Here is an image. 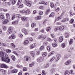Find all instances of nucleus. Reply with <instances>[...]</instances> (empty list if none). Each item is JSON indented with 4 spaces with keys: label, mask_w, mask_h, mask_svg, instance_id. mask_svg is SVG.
Segmentation results:
<instances>
[{
    "label": "nucleus",
    "mask_w": 75,
    "mask_h": 75,
    "mask_svg": "<svg viewBox=\"0 0 75 75\" xmlns=\"http://www.w3.org/2000/svg\"><path fill=\"white\" fill-rule=\"evenodd\" d=\"M7 57V54L5 53L4 52H0V57H1L2 60L8 64L10 62V58Z\"/></svg>",
    "instance_id": "1"
},
{
    "label": "nucleus",
    "mask_w": 75,
    "mask_h": 75,
    "mask_svg": "<svg viewBox=\"0 0 75 75\" xmlns=\"http://www.w3.org/2000/svg\"><path fill=\"white\" fill-rule=\"evenodd\" d=\"M25 3L26 6L29 7L31 6V2L28 1V0H25Z\"/></svg>",
    "instance_id": "2"
},
{
    "label": "nucleus",
    "mask_w": 75,
    "mask_h": 75,
    "mask_svg": "<svg viewBox=\"0 0 75 75\" xmlns=\"http://www.w3.org/2000/svg\"><path fill=\"white\" fill-rule=\"evenodd\" d=\"M12 31H13V28L12 27L9 28L6 32L7 34L9 35V34H11L12 33Z\"/></svg>",
    "instance_id": "3"
},
{
    "label": "nucleus",
    "mask_w": 75,
    "mask_h": 75,
    "mask_svg": "<svg viewBox=\"0 0 75 75\" xmlns=\"http://www.w3.org/2000/svg\"><path fill=\"white\" fill-rule=\"evenodd\" d=\"M54 42L52 44V45L54 47H56L57 46V45L56 43L57 42V40L56 39H55L54 40ZM56 42V43H55Z\"/></svg>",
    "instance_id": "4"
},
{
    "label": "nucleus",
    "mask_w": 75,
    "mask_h": 75,
    "mask_svg": "<svg viewBox=\"0 0 75 75\" xmlns=\"http://www.w3.org/2000/svg\"><path fill=\"white\" fill-rule=\"evenodd\" d=\"M64 27L63 26H61L60 27H58V30L59 31H62L64 30Z\"/></svg>",
    "instance_id": "5"
},
{
    "label": "nucleus",
    "mask_w": 75,
    "mask_h": 75,
    "mask_svg": "<svg viewBox=\"0 0 75 75\" xmlns=\"http://www.w3.org/2000/svg\"><path fill=\"white\" fill-rule=\"evenodd\" d=\"M61 58V56L59 54H57L56 55L55 58V60L56 61H58Z\"/></svg>",
    "instance_id": "6"
},
{
    "label": "nucleus",
    "mask_w": 75,
    "mask_h": 75,
    "mask_svg": "<svg viewBox=\"0 0 75 75\" xmlns=\"http://www.w3.org/2000/svg\"><path fill=\"white\" fill-rule=\"evenodd\" d=\"M22 31L23 33L25 35H26V34H28V32H27V30L25 29H23L22 30Z\"/></svg>",
    "instance_id": "7"
},
{
    "label": "nucleus",
    "mask_w": 75,
    "mask_h": 75,
    "mask_svg": "<svg viewBox=\"0 0 75 75\" xmlns=\"http://www.w3.org/2000/svg\"><path fill=\"white\" fill-rule=\"evenodd\" d=\"M36 45H37V44H36L34 43L32 45H30V48H31V49H33V48H34V47H36Z\"/></svg>",
    "instance_id": "8"
},
{
    "label": "nucleus",
    "mask_w": 75,
    "mask_h": 75,
    "mask_svg": "<svg viewBox=\"0 0 75 75\" xmlns=\"http://www.w3.org/2000/svg\"><path fill=\"white\" fill-rule=\"evenodd\" d=\"M68 57H69V56L67 54H64V58H63V59L64 61H65V60L67 59V58H68Z\"/></svg>",
    "instance_id": "9"
},
{
    "label": "nucleus",
    "mask_w": 75,
    "mask_h": 75,
    "mask_svg": "<svg viewBox=\"0 0 75 75\" xmlns=\"http://www.w3.org/2000/svg\"><path fill=\"white\" fill-rule=\"evenodd\" d=\"M1 68H8V66L4 64H1Z\"/></svg>",
    "instance_id": "10"
},
{
    "label": "nucleus",
    "mask_w": 75,
    "mask_h": 75,
    "mask_svg": "<svg viewBox=\"0 0 75 75\" xmlns=\"http://www.w3.org/2000/svg\"><path fill=\"white\" fill-rule=\"evenodd\" d=\"M42 38H44V39H45V38H46V37L43 35H39L38 36V38H39V39Z\"/></svg>",
    "instance_id": "11"
},
{
    "label": "nucleus",
    "mask_w": 75,
    "mask_h": 75,
    "mask_svg": "<svg viewBox=\"0 0 75 75\" xmlns=\"http://www.w3.org/2000/svg\"><path fill=\"white\" fill-rule=\"evenodd\" d=\"M64 39V38L62 36H60L59 37V41L60 42H62L63 41V40Z\"/></svg>",
    "instance_id": "12"
},
{
    "label": "nucleus",
    "mask_w": 75,
    "mask_h": 75,
    "mask_svg": "<svg viewBox=\"0 0 75 75\" xmlns=\"http://www.w3.org/2000/svg\"><path fill=\"white\" fill-rule=\"evenodd\" d=\"M8 22H9V19H5V20L3 22V23L4 24H7V23H8Z\"/></svg>",
    "instance_id": "13"
},
{
    "label": "nucleus",
    "mask_w": 75,
    "mask_h": 75,
    "mask_svg": "<svg viewBox=\"0 0 75 75\" xmlns=\"http://www.w3.org/2000/svg\"><path fill=\"white\" fill-rule=\"evenodd\" d=\"M15 38V36L14 35H12L10 36L9 37V39L10 40H13V39H14Z\"/></svg>",
    "instance_id": "14"
},
{
    "label": "nucleus",
    "mask_w": 75,
    "mask_h": 75,
    "mask_svg": "<svg viewBox=\"0 0 75 75\" xmlns=\"http://www.w3.org/2000/svg\"><path fill=\"white\" fill-rule=\"evenodd\" d=\"M21 20L22 21H27V17H23L21 18Z\"/></svg>",
    "instance_id": "15"
},
{
    "label": "nucleus",
    "mask_w": 75,
    "mask_h": 75,
    "mask_svg": "<svg viewBox=\"0 0 75 75\" xmlns=\"http://www.w3.org/2000/svg\"><path fill=\"white\" fill-rule=\"evenodd\" d=\"M30 53L33 58H34L35 57V54L34 52H31Z\"/></svg>",
    "instance_id": "16"
},
{
    "label": "nucleus",
    "mask_w": 75,
    "mask_h": 75,
    "mask_svg": "<svg viewBox=\"0 0 75 75\" xmlns=\"http://www.w3.org/2000/svg\"><path fill=\"white\" fill-rule=\"evenodd\" d=\"M6 15L7 19H8V20H10V14H9V13H6Z\"/></svg>",
    "instance_id": "17"
},
{
    "label": "nucleus",
    "mask_w": 75,
    "mask_h": 75,
    "mask_svg": "<svg viewBox=\"0 0 75 75\" xmlns=\"http://www.w3.org/2000/svg\"><path fill=\"white\" fill-rule=\"evenodd\" d=\"M71 63V61L69 60L65 63V64L66 65H68Z\"/></svg>",
    "instance_id": "18"
},
{
    "label": "nucleus",
    "mask_w": 75,
    "mask_h": 75,
    "mask_svg": "<svg viewBox=\"0 0 75 75\" xmlns=\"http://www.w3.org/2000/svg\"><path fill=\"white\" fill-rule=\"evenodd\" d=\"M40 4H45V5H47V3L46 2H44V1H42L41 2H40L39 3Z\"/></svg>",
    "instance_id": "19"
},
{
    "label": "nucleus",
    "mask_w": 75,
    "mask_h": 75,
    "mask_svg": "<svg viewBox=\"0 0 75 75\" xmlns=\"http://www.w3.org/2000/svg\"><path fill=\"white\" fill-rule=\"evenodd\" d=\"M0 19L2 20V21H4V19H5V18H4V16H0Z\"/></svg>",
    "instance_id": "20"
},
{
    "label": "nucleus",
    "mask_w": 75,
    "mask_h": 75,
    "mask_svg": "<svg viewBox=\"0 0 75 75\" xmlns=\"http://www.w3.org/2000/svg\"><path fill=\"white\" fill-rule=\"evenodd\" d=\"M18 22L17 21H15L12 22V24H14L15 25H17L18 24Z\"/></svg>",
    "instance_id": "21"
},
{
    "label": "nucleus",
    "mask_w": 75,
    "mask_h": 75,
    "mask_svg": "<svg viewBox=\"0 0 75 75\" xmlns=\"http://www.w3.org/2000/svg\"><path fill=\"white\" fill-rule=\"evenodd\" d=\"M18 71V69H15L14 70H12L11 72L13 73H17V72Z\"/></svg>",
    "instance_id": "22"
},
{
    "label": "nucleus",
    "mask_w": 75,
    "mask_h": 75,
    "mask_svg": "<svg viewBox=\"0 0 75 75\" xmlns=\"http://www.w3.org/2000/svg\"><path fill=\"white\" fill-rule=\"evenodd\" d=\"M55 16V14L54 12H52L50 15L49 16V17H54Z\"/></svg>",
    "instance_id": "23"
},
{
    "label": "nucleus",
    "mask_w": 75,
    "mask_h": 75,
    "mask_svg": "<svg viewBox=\"0 0 75 75\" xmlns=\"http://www.w3.org/2000/svg\"><path fill=\"white\" fill-rule=\"evenodd\" d=\"M42 58L41 57H39L37 59V61L38 62H41L42 61Z\"/></svg>",
    "instance_id": "24"
},
{
    "label": "nucleus",
    "mask_w": 75,
    "mask_h": 75,
    "mask_svg": "<svg viewBox=\"0 0 75 75\" xmlns=\"http://www.w3.org/2000/svg\"><path fill=\"white\" fill-rule=\"evenodd\" d=\"M25 13H26L27 14H29L30 13V10L29 9L25 11Z\"/></svg>",
    "instance_id": "25"
},
{
    "label": "nucleus",
    "mask_w": 75,
    "mask_h": 75,
    "mask_svg": "<svg viewBox=\"0 0 75 75\" xmlns=\"http://www.w3.org/2000/svg\"><path fill=\"white\" fill-rule=\"evenodd\" d=\"M0 71L1 72H2V74H5L6 73V71L4 70L1 69H0Z\"/></svg>",
    "instance_id": "26"
},
{
    "label": "nucleus",
    "mask_w": 75,
    "mask_h": 75,
    "mask_svg": "<svg viewBox=\"0 0 75 75\" xmlns=\"http://www.w3.org/2000/svg\"><path fill=\"white\" fill-rule=\"evenodd\" d=\"M29 42V41H28V40H26L24 41L23 44H24V45H27V44H28Z\"/></svg>",
    "instance_id": "27"
},
{
    "label": "nucleus",
    "mask_w": 75,
    "mask_h": 75,
    "mask_svg": "<svg viewBox=\"0 0 75 75\" xmlns=\"http://www.w3.org/2000/svg\"><path fill=\"white\" fill-rule=\"evenodd\" d=\"M61 47L62 48H65V47H66V45H65V43H62L61 44Z\"/></svg>",
    "instance_id": "28"
},
{
    "label": "nucleus",
    "mask_w": 75,
    "mask_h": 75,
    "mask_svg": "<svg viewBox=\"0 0 75 75\" xmlns=\"http://www.w3.org/2000/svg\"><path fill=\"white\" fill-rule=\"evenodd\" d=\"M70 74V72H69L68 71H66L65 72V73L64 74L65 75H69Z\"/></svg>",
    "instance_id": "29"
},
{
    "label": "nucleus",
    "mask_w": 75,
    "mask_h": 75,
    "mask_svg": "<svg viewBox=\"0 0 75 75\" xmlns=\"http://www.w3.org/2000/svg\"><path fill=\"white\" fill-rule=\"evenodd\" d=\"M55 59V57H53L52 58V59H50V62H52V61H54V60Z\"/></svg>",
    "instance_id": "30"
},
{
    "label": "nucleus",
    "mask_w": 75,
    "mask_h": 75,
    "mask_svg": "<svg viewBox=\"0 0 75 75\" xmlns=\"http://www.w3.org/2000/svg\"><path fill=\"white\" fill-rule=\"evenodd\" d=\"M62 19V18L61 17H57V18L56 19V20H55V21H56L57 20H61Z\"/></svg>",
    "instance_id": "31"
},
{
    "label": "nucleus",
    "mask_w": 75,
    "mask_h": 75,
    "mask_svg": "<svg viewBox=\"0 0 75 75\" xmlns=\"http://www.w3.org/2000/svg\"><path fill=\"white\" fill-rule=\"evenodd\" d=\"M51 30V28L50 27H47L46 29V30L47 32H48L49 31H50Z\"/></svg>",
    "instance_id": "32"
},
{
    "label": "nucleus",
    "mask_w": 75,
    "mask_h": 75,
    "mask_svg": "<svg viewBox=\"0 0 75 75\" xmlns=\"http://www.w3.org/2000/svg\"><path fill=\"white\" fill-rule=\"evenodd\" d=\"M47 50L49 52H50L51 51V47L50 46H47Z\"/></svg>",
    "instance_id": "33"
},
{
    "label": "nucleus",
    "mask_w": 75,
    "mask_h": 75,
    "mask_svg": "<svg viewBox=\"0 0 75 75\" xmlns=\"http://www.w3.org/2000/svg\"><path fill=\"white\" fill-rule=\"evenodd\" d=\"M47 52H44L42 54V56L43 57H45V56H47Z\"/></svg>",
    "instance_id": "34"
},
{
    "label": "nucleus",
    "mask_w": 75,
    "mask_h": 75,
    "mask_svg": "<svg viewBox=\"0 0 75 75\" xmlns=\"http://www.w3.org/2000/svg\"><path fill=\"white\" fill-rule=\"evenodd\" d=\"M22 1V0H18V2L17 4V6H18L19 5V4H20L21 3V1Z\"/></svg>",
    "instance_id": "35"
},
{
    "label": "nucleus",
    "mask_w": 75,
    "mask_h": 75,
    "mask_svg": "<svg viewBox=\"0 0 75 75\" xmlns=\"http://www.w3.org/2000/svg\"><path fill=\"white\" fill-rule=\"evenodd\" d=\"M51 72L52 73H54L55 72V69L52 68L51 69Z\"/></svg>",
    "instance_id": "36"
},
{
    "label": "nucleus",
    "mask_w": 75,
    "mask_h": 75,
    "mask_svg": "<svg viewBox=\"0 0 75 75\" xmlns=\"http://www.w3.org/2000/svg\"><path fill=\"white\" fill-rule=\"evenodd\" d=\"M70 74H71V75H75V73L73 72V70H70Z\"/></svg>",
    "instance_id": "37"
},
{
    "label": "nucleus",
    "mask_w": 75,
    "mask_h": 75,
    "mask_svg": "<svg viewBox=\"0 0 75 75\" xmlns=\"http://www.w3.org/2000/svg\"><path fill=\"white\" fill-rule=\"evenodd\" d=\"M11 58L12 59V60L13 61H15V60H16V57H15V56H14V55L12 56L11 57Z\"/></svg>",
    "instance_id": "38"
},
{
    "label": "nucleus",
    "mask_w": 75,
    "mask_h": 75,
    "mask_svg": "<svg viewBox=\"0 0 75 75\" xmlns=\"http://www.w3.org/2000/svg\"><path fill=\"white\" fill-rule=\"evenodd\" d=\"M35 25H36V24L35 23H33L31 24V27H32V28H34V27H35Z\"/></svg>",
    "instance_id": "39"
},
{
    "label": "nucleus",
    "mask_w": 75,
    "mask_h": 75,
    "mask_svg": "<svg viewBox=\"0 0 75 75\" xmlns=\"http://www.w3.org/2000/svg\"><path fill=\"white\" fill-rule=\"evenodd\" d=\"M18 8H21L23 7V5L22 4H20L18 5Z\"/></svg>",
    "instance_id": "40"
},
{
    "label": "nucleus",
    "mask_w": 75,
    "mask_h": 75,
    "mask_svg": "<svg viewBox=\"0 0 75 75\" xmlns=\"http://www.w3.org/2000/svg\"><path fill=\"white\" fill-rule=\"evenodd\" d=\"M34 65V63L32 62L31 64H30L29 67H33Z\"/></svg>",
    "instance_id": "41"
},
{
    "label": "nucleus",
    "mask_w": 75,
    "mask_h": 75,
    "mask_svg": "<svg viewBox=\"0 0 75 75\" xmlns=\"http://www.w3.org/2000/svg\"><path fill=\"white\" fill-rule=\"evenodd\" d=\"M50 9H47L45 13L46 15L48 14H49V13H50Z\"/></svg>",
    "instance_id": "42"
},
{
    "label": "nucleus",
    "mask_w": 75,
    "mask_h": 75,
    "mask_svg": "<svg viewBox=\"0 0 75 75\" xmlns=\"http://www.w3.org/2000/svg\"><path fill=\"white\" fill-rule=\"evenodd\" d=\"M16 67L17 68H23V66L20 65L19 64H17L16 65Z\"/></svg>",
    "instance_id": "43"
},
{
    "label": "nucleus",
    "mask_w": 75,
    "mask_h": 75,
    "mask_svg": "<svg viewBox=\"0 0 75 75\" xmlns=\"http://www.w3.org/2000/svg\"><path fill=\"white\" fill-rule=\"evenodd\" d=\"M44 48V46H42L40 47V51H42Z\"/></svg>",
    "instance_id": "44"
},
{
    "label": "nucleus",
    "mask_w": 75,
    "mask_h": 75,
    "mask_svg": "<svg viewBox=\"0 0 75 75\" xmlns=\"http://www.w3.org/2000/svg\"><path fill=\"white\" fill-rule=\"evenodd\" d=\"M39 14L40 16H41V15H42L43 14V12L42 11H40L39 12Z\"/></svg>",
    "instance_id": "45"
},
{
    "label": "nucleus",
    "mask_w": 75,
    "mask_h": 75,
    "mask_svg": "<svg viewBox=\"0 0 75 75\" xmlns=\"http://www.w3.org/2000/svg\"><path fill=\"white\" fill-rule=\"evenodd\" d=\"M54 54V51H52L49 54V55H48V57H50V56L51 54L52 55Z\"/></svg>",
    "instance_id": "46"
},
{
    "label": "nucleus",
    "mask_w": 75,
    "mask_h": 75,
    "mask_svg": "<svg viewBox=\"0 0 75 75\" xmlns=\"http://www.w3.org/2000/svg\"><path fill=\"white\" fill-rule=\"evenodd\" d=\"M73 39H71L70 40L69 42V44L70 45L72 44V43L73 42Z\"/></svg>",
    "instance_id": "47"
},
{
    "label": "nucleus",
    "mask_w": 75,
    "mask_h": 75,
    "mask_svg": "<svg viewBox=\"0 0 75 75\" xmlns=\"http://www.w3.org/2000/svg\"><path fill=\"white\" fill-rule=\"evenodd\" d=\"M16 17H18L19 18H20L21 17V16L20 14L16 15Z\"/></svg>",
    "instance_id": "48"
},
{
    "label": "nucleus",
    "mask_w": 75,
    "mask_h": 75,
    "mask_svg": "<svg viewBox=\"0 0 75 75\" xmlns=\"http://www.w3.org/2000/svg\"><path fill=\"white\" fill-rule=\"evenodd\" d=\"M50 6L52 8H54V5L52 3H50Z\"/></svg>",
    "instance_id": "49"
},
{
    "label": "nucleus",
    "mask_w": 75,
    "mask_h": 75,
    "mask_svg": "<svg viewBox=\"0 0 75 75\" xmlns=\"http://www.w3.org/2000/svg\"><path fill=\"white\" fill-rule=\"evenodd\" d=\"M20 13H25V10H21L20 11Z\"/></svg>",
    "instance_id": "50"
},
{
    "label": "nucleus",
    "mask_w": 75,
    "mask_h": 75,
    "mask_svg": "<svg viewBox=\"0 0 75 75\" xmlns=\"http://www.w3.org/2000/svg\"><path fill=\"white\" fill-rule=\"evenodd\" d=\"M13 54H15V55H17V56H18V54L17 53V52H16V51H13Z\"/></svg>",
    "instance_id": "51"
},
{
    "label": "nucleus",
    "mask_w": 75,
    "mask_h": 75,
    "mask_svg": "<svg viewBox=\"0 0 75 75\" xmlns=\"http://www.w3.org/2000/svg\"><path fill=\"white\" fill-rule=\"evenodd\" d=\"M47 41H52V40L50 38H47Z\"/></svg>",
    "instance_id": "52"
},
{
    "label": "nucleus",
    "mask_w": 75,
    "mask_h": 75,
    "mask_svg": "<svg viewBox=\"0 0 75 75\" xmlns=\"http://www.w3.org/2000/svg\"><path fill=\"white\" fill-rule=\"evenodd\" d=\"M40 51H37L36 52V54L37 55H39L40 54Z\"/></svg>",
    "instance_id": "53"
},
{
    "label": "nucleus",
    "mask_w": 75,
    "mask_h": 75,
    "mask_svg": "<svg viewBox=\"0 0 75 75\" xmlns=\"http://www.w3.org/2000/svg\"><path fill=\"white\" fill-rule=\"evenodd\" d=\"M46 74H47V73H45V71H42V75H46Z\"/></svg>",
    "instance_id": "54"
},
{
    "label": "nucleus",
    "mask_w": 75,
    "mask_h": 75,
    "mask_svg": "<svg viewBox=\"0 0 75 75\" xmlns=\"http://www.w3.org/2000/svg\"><path fill=\"white\" fill-rule=\"evenodd\" d=\"M25 61H28V57L27 56H26L25 57Z\"/></svg>",
    "instance_id": "55"
},
{
    "label": "nucleus",
    "mask_w": 75,
    "mask_h": 75,
    "mask_svg": "<svg viewBox=\"0 0 75 75\" xmlns=\"http://www.w3.org/2000/svg\"><path fill=\"white\" fill-rule=\"evenodd\" d=\"M16 1H17V0H13L12 3L14 4H15L16 3Z\"/></svg>",
    "instance_id": "56"
},
{
    "label": "nucleus",
    "mask_w": 75,
    "mask_h": 75,
    "mask_svg": "<svg viewBox=\"0 0 75 75\" xmlns=\"http://www.w3.org/2000/svg\"><path fill=\"white\" fill-rule=\"evenodd\" d=\"M27 70V68L26 67H24L23 69V71H26Z\"/></svg>",
    "instance_id": "57"
},
{
    "label": "nucleus",
    "mask_w": 75,
    "mask_h": 75,
    "mask_svg": "<svg viewBox=\"0 0 75 75\" xmlns=\"http://www.w3.org/2000/svg\"><path fill=\"white\" fill-rule=\"evenodd\" d=\"M10 45H11L13 47L15 48V47H16V46H15V45H14L13 43H11Z\"/></svg>",
    "instance_id": "58"
},
{
    "label": "nucleus",
    "mask_w": 75,
    "mask_h": 75,
    "mask_svg": "<svg viewBox=\"0 0 75 75\" xmlns=\"http://www.w3.org/2000/svg\"><path fill=\"white\" fill-rule=\"evenodd\" d=\"M65 37V38H68V37H69V34H67L66 35Z\"/></svg>",
    "instance_id": "59"
},
{
    "label": "nucleus",
    "mask_w": 75,
    "mask_h": 75,
    "mask_svg": "<svg viewBox=\"0 0 75 75\" xmlns=\"http://www.w3.org/2000/svg\"><path fill=\"white\" fill-rule=\"evenodd\" d=\"M15 15H13V16L12 18V20H14V18H15Z\"/></svg>",
    "instance_id": "60"
},
{
    "label": "nucleus",
    "mask_w": 75,
    "mask_h": 75,
    "mask_svg": "<svg viewBox=\"0 0 75 75\" xmlns=\"http://www.w3.org/2000/svg\"><path fill=\"white\" fill-rule=\"evenodd\" d=\"M56 11H57V12L59 11V8H58L57 9H56Z\"/></svg>",
    "instance_id": "61"
},
{
    "label": "nucleus",
    "mask_w": 75,
    "mask_h": 75,
    "mask_svg": "<svg viewBox=\"0 0 75 75\" xmlns=\"http://www.w3.org/2000/svg\"><path fill=\"white\" fill-rule=\"evenodd\" d=\"M7 52H8V54L10 53V52H11V50L9 49H8L7 50Z\"/></svg>",
    "instance_id": "62"
},
{
    "label": "nucleus",
    "mask_w": 75,
    "mask_h": 75,
    "mask_svg": "<svg viewBox=\"0 0 75 75\" xmlns=\"http://www.w3.org/2000/svg\"><path fill=\"white\" fill-rule=\"evenodd\" d=\"M40 32L42 33H44V29H42L40 30Z\"/></svg>",
    "instance_id": "63"
},
{
    "label": "nucleus",
    "mask_w": 75,
    "mask_h": 75,
    "mask_svg": "<svg viewBox=\"0 0 75 75\" xmlns=\"http://www.w3.org/2000/svg\"><path fill=\"white\" fill-rule=\"evenodd\" d=\"M22 74H23V72H20L18 73V75H22Z\"/></svg>",
    "instance_id": "64"
}]
</instances>
